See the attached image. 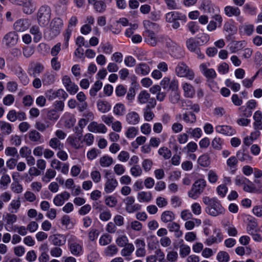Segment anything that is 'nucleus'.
Instances as JSON below:
<instances>
[{"instance_id":"obj_8","label":"nucleus","mask_w":262,"mask_h":262,"mask_svg":"<svg viewBox=\"0 0 262 262\" xmlns=\"http://www.w3.org/2000/svg\"><path fill=\"white\" fill-rule=\"evenodd\" d=\"M18 36L14 31L9 32L3 37V42L8 47L14 46L17 42Z\"/></svg>"},{"instance_id":"obj_5","label":"nucleus","mask_w":262,"mask_h":262,"mask_svg":"<svg viewBox=\"0 0 262 262\" xmlns=\"http://www.w3.org/2000/svg\"><path fill=\"white\" fill-rule=\"evenodd\" d=\"M63 26V21L58 17L53 18L50 24V39H53L58 36Z\"/></svg>"},{"instance_id":"obj_61","label":"nucleus","mask_w":262,"mask_h":262,"mask_svg":"<svg viewBox=\"0 0 262 262\" xmlns=\"http://www.w3.org/2000/svg\"><path fill=\"white\" fill-rule=\"evenodd\" d=\"M180 98V96L178 91H171L169 96V101L173 104L178 103Z\"/></svg>"},{"instance_id":"obj_39","label":"nucleus","mask_w":262,"mask_h":262,"mask_svg":"<svg viewBox=\"0 0 262 262\" xmlns=\"http://www.w3.org/2000/svg\"><path fill=\"white\" fill-rule=\"evenodd\" d=\"M238 163L237 158L234 156L230 157L227 160V165L230 168V172L232 174H234L236 170V167Z\"/></svg>"},{"instance_id":"obj_15","label":"nucleus","mask_w":262,"mask_h":262,"mask_svg":"<svg viewBox=\"0 0 262 262\" xmlns=\"http://www.w3.org/2000/svg\"><path fill=\"white\" fill-rule=\"evenodd\" d=\"M108 173H109L107 172L105 176V177L107 178V180L105 184L104 191L107 193L112 192L118 185V182L116 179L115 178H107V176Z\"/></svg>"},{"instance_id":"obj_21","label":"nucleus","mask_w":262,"mask_h":262,"mask_svg":"<svg viewBox=\"0 0 262 262\" xmlns=\"http://www.w3.org/2000/svg\"><path fill=\"white\" fill-rule=\"evenodd\" d=\"M225 14L228 17L239 16L241 14V10L237 7L227 6L224 8Z\"/></svg>"},{"instance_id":"obj_7","label":"nucleus","mask_w":262,"mask_h":262,"mask_svg":"<svg viewBox=\"0 0 262 262\" xmlns=\"http://www.w3.org/2000/svg\"><path fill=\"white\" fill-rule=\"evenodd\" d=\"M125 203V209L129 213L136 212L141 208V206L138 204H134L135 200L134 197L129 196L124 200Z\"/></svg>"},{"instance_id":"obj_37","label":"nucleus","mask_w":262,"mask_h":262,"mask_svg":"<svg viewBox=\"0 0 262 262\" xmlns=\"http://www.w3.org/2000/svg\"><path fill=\"white\" fill-rule=\"evenodd\" d=\"M98 110L102 113L108 112L111 108V105L107 101H99L97 104Z\"/></svg>"},{"instance_id":"obj_9","label":"nucleus","mask_w":262,"mask_h":262,"mask_svg":"<svg viewBox=\"0 0 262 262\" xmlns=\"http://www.w3.org/2000/svg\"><path fill=\"white\" fill-rule=\"evenodd\" d=\"M44 66L39 62L31 63L28 69L29 74L33 77H38L43 71Z\"/></svg>"},{"instance_id":"obj_54","label":"nucleus","mask_w":262,"mask_h":262,"mask_svg":"<svg viewBox=\"0 0 262 262\" xmlns=\"http://www.w3.org/2000/svg\"><path fill=\"white\" fill-rule=\"evenodd\" d=\"M47 116L48 119L53 122H56L59 118V115L55 110L49 111L47 113Z\"/></svg>"},{"instance_id":"obj_31","label":"nucleus","mask_w":262,"mask_h":262,"mask_svg":"<svg viewBox=\"0 0 262 262\" xmlns=\"http://www.w3.org/2000/svg\"><path fill=\"white\" fill-rule=\"evenodd\" d=\"M254 25L252 24L242 25L239 27V32L244 34L250 36L254 32Z\"/></svg>"},{"instance_id":"obj_24","label":"nucleus","mask_w":262,"mask_h":262,"mask_svg":"<svg viewBox=\"0 0 262 262\" xmlns=\"http://www.w3.org/2000/svg\"><path fill=\"white\" fill-rule=\"evenodd\" d=\"M137 199L140 203H148L152 199V194L149 191H140L138 193Z\"/></svg>"},{"instance_id":"obj_38","label":"nucleus","mask_w":262,"mask_h":262,"mask_svg":"<svg viewBox=\"0 0 262 262\" xmlns=\"http://www.w3.org/2000/svg\"><path fill=\"white\" fill-rule=\"evenodd\" d=\"M183 120L186 123L192 124L196 121V116L192 112H186L183 114Z\"/></svg>"},{"instance_id":"obj_45","label":"nucleus","mask_w":262,"mask_h":262,"mask_svg":"<svg viewBox=\"0 0 262 262\" xmlns=\"http://www.w3.org/2000/svg\"><path fill=\"white\" fill-rule=\"evenodd\" d=\"M21 205L19 199L17 200H13L11 201L8 206V210L12 213H16L17 210L20 208Z\"/></svg>"},{"instance_id":"obj_53","label":"nucleus","mask_w":262,"mask_h":262,"mask_svg":"<svg viewBox=\"0 0 262 262\" xmlns=\"http://www.w3.org/2000/svg\"><path fill=\"white\" fill-rule=\"evenodd\" d=\"M158 153L165 159H168L171 156V151L165 147L160 148L158 150Z\"/></svg>"},{"instance_id":"obj_28","label":"nucleus","mask_w":262,"mask_h":262,"mask_svg":"<svg viewBox=\"0 0 262 262\" xmlns=\"http://www.w3.org/2000/svg\"><path fill=\"white\" fill-rule=\"evenodd\" d=\"M63 118L64 119V127L67 128H71L76 122L74 116L69 113H65Z\"/></svg>"},{"instance_id":"obj_20","label":"nucleus","mask_w":262,"mask_h":262,"mask_svg":"<svg viewBox=\"0 0 262 262\" xmlns=\"http://www.w3.org/2000/svg\"><path fill=\"white\" fill-rule=\"evenodd\" d=\"M125 120L128 124L130 125H136L139 122L140 117L136 112H131L126 114Z\"/></svg>"},{"instance_id":"obj_60","label":"nucleus","mask_w":262,"mask_h":262,"mask_svg":"<svg viewBox=\"0 0 262 262\" xmlns=\"http://www.w3.org/2000/svg\"><path fill=\"white\" fill-rule=\"evenodd\" d=\"M10 182V178L8 174L3 175L0 180V187H4V189H6Z\"/></svg>"},{"instance_id":"obj_6","label":"nucleus","mask_w":262,"mask_h":262,"mask_svg":"<svg viewBox=\"0 0 262 262\" xmlns=\"http://www.w3.org/2000/svg\"><path fill=\"white\" fill-rule=\"evenodd\" d=\"M68 245L71 253L75 256L81 254L82 245L75 237L71 236L68 240Z\"/></svg>"},{"instance_id":"obj_40","label":"nucleus","mask_w":262,"mask_h":262,"mask_svg":"<svg viewBox=\"0 0 262 262\" xmlns=\"http://www.w3.org/2000/svg\"><path fill=\"white\" fill-rule=\"evenodd\" d=\"M198 163L203 167H208L210 163V157L208 153L204 154L201 156L198 160Z\"/></svg>"},{"instance_id":"obj_12","label":"nucleus","mask_w":262,"mask_h":262,"mask_svg":"<svg viewBox=\"0 0 262 262\" xmlns=\"http://www.w3.org/2000/svg\"><path fill=\"white\" fill-rule=\"evenodd\" d=\"M15 74L24 85H26L29 83L30 80L28 75L20 66H18L15 68Z\"/></svg>"},{"instance_id":"obj_17","label":"nucleus","mask_w":262,"mask_h":262,"mask_svg":"<svg viewBox=\"0 0 262 262\" xmlns=\"http://www.w3.org/2000/svg\"><path fill=\"white\" fill-rule=\"evenodd\" d=\"M143 25L145 30L144 33H154L159 29V25L158 24L149 20H144L143 21Z\"/></svg>"},{"instance_id":"obj_18","label":"nucleus","mask_w":262,"mask_h":262,"mask_svg":"<svg viewBox=\"0 0 262 262\" xmlns=\"http://www.w3.org/2000/svg\"><path fill=\"white\" fill-rule=\"evenodd\" d=\"M23 12L27 14H32L35 10L33 0H21Z\"/></svg>"},{"instance_id":"obj_26","label":"nucleus","mask_w":262,"mask_h":262,"mask_svg":"<svg viewBox=\"0 0 262 262\" xmlns=\"http://www.w3.org/2000/svg\"><path fill=\"white\" fill-rule=\"evenodd\" d=\"M167 228L170 232H174V236L179 238L182 236L183 232L180 230V226L176 222H172L168 225Z\"/></svg>"},{"instance_id":"obj_55","label":"nucleus","mask_w":262,"mask_h":262,"mask_svg":"<svg viewBox=\"0 0 262 262\" xmlns=\"http://www.w3.org/2000/svg\"><path fill=\"white\" fill-rule=\"evenodd\" d=\"M30 32L32 34L35 35L34 40H39L40 39L41 33L38 26L36 25L33 26L31 28Z\"/></svg>"},{"instance_id":"obj_49","label":"nucleus","mask_w":262,"mask_h":262,"mask_svg":"<svg viewBox=\"0 0 262 262\" xmlns=\"http://www.w3.org/2000/svg\"><path fill=\"white\" fill-rule=\"evenodd\" d=\"M134 245L132 244L129 243L121 250V254L123 256H129L134 251Z\"/></svg>"},{"instance_id":"obj_51","label":"nucleus","mask_w":262,"mask_h":262,"mask_svg":"<svg viewBox=\"0 0 262 262\" xmlns=\"http://www.w3.org/2000/svg\"><path fill=\"white\" fill-rule=\"evenodd\" d=\"M243 189L244 191L250 193H259L260 192L255 188L254 185L251 181L245 185Z\"/></svg>"},{"instance_id":"obj_27","label":"nucleus","mask_w":262,"mask_h":262,"mask_svg":"<svg viewBox=\"0 0 262 262\" xmlns=\"http://www.w3.org/2000/svg\"><path fill=\"white\" fill-rule=\"evenodd\" d=\"M201 8L204 10L205 12L210 14L215 13V6L211 3L210 0H203Z\"/></svg>"},{"instance_id":"obj_56","label":"nucleus","mask_w":262,"mask_h":262,"mask_svg":"<svg viewBox=\"0 0 262 262\" xmlns=\"http://www.w3.org/2000/svg\"><path fill=\"white\" fill-rule=\"evenodd\" d=\"M67 97V93L63 89H59L57 91L53 92L52 96H50L52 99H55L57 97H61L64 99H66Z\"/></svg>"},{"instance_id":"obj_14","label":"nucleus","mask_w":262,"mask_h":262,"mask_svg":"<svg viewBox=\"0 0 262 262\" xmlns=\"http://www.w3.org/2000/svg\"><path fill=\"white\" fill-rule=\"evenodd\" d=\"M70 198V193L65 191L56 195L53 199V203L56 206H61L63 205L65 201L68 200Z\"/></svg>"},{"instance_id":"obj_48","label":"nucleus","mask_w":262,"mask_h":262,"mask_svg":"<svg viewBox=\"0 0 262 262\" xmlns=\"http://www.w3.org/2000/svg\"><path fill=\"white\" fill-rule=\"evenodd\" d=\"M186 45L187 48L191 52H193L198 48L199 42L193 38H190L186 41Z\"/></svg>"},{"instance_id":"obj_19","label":"nucleus","mask_w":262,"mask_h":262,"mask_svg":"<svg viewBox=\"0 0 262 262\" xmlns=\"http://www.w3.org/2000/svg\"><path fill=\"white\" fill-rule=\"evenodd\" d=\"M52 243L55 246H62L66 242V237L63 234H57L50 236Z\"/></svg>"},{"instance_id":"obj_22","label":"nucleus","mask_w":262,"mask_h":262,"mask_svg":"<svg viewBox=\"0 0 262 262\" xmlns=\"http://www.w3.org/2000/svg\"><path fill=\"white\" fill-rule=\"evenodd\" d=\"M56 80L55 75L52 72H46L42 78V82L44 85H49L53 84Z\"/></svg>"},{"instance_id":"obj_16","label":"nucleus","mask_w":262,"mask_h":262,"mask_svg":"<svg viewBox=\"0 0 262 262\" xmlns=\"http://www.w3.org/2000/svg\"><path fill=\"white\" fill-rule=\"evenodd\" d=\"M215 130L218 133L229 136L235 134V129L229 125H217L215 127Z\"/></svg>"},{"instance_id":"obj_44","label":"nucleus","mask_w":262,"mask_h":262,"mask_svg":"<svg viewBox=\"0 0 262 262\" xmlns=\"http://www.w3.org/2000/svg\"><path fill=\"white\" fill-rule=\"evenodd\" d=\"M125 107L122 103H117L114 107L113 112L117 116H123L125 112Z\"/></svg>"},{"instance_id":"obj_64","label":"nucleus","mask_w":262,"mask_h":262,"mask_svg":"<svg viewBox=\"0 0 262 262\" xmlns=\"http://www.w3.org/2000/svg\"><path fill=\"white\" fill-rule=\"evenodd\" d=\"M154 255L157 258L158 262H166L165 259V254L161 249H156Z\"/></svg>"},{"instance_id":"obj_35","label":"nucleus","mask_w":262,"mask_h":262,"mask_svg":"<svg viewBox=\"0 0 262 262\" xmlns=\"http://www.w3.org/2000/svg\"><path fill=\"white\" fill-rule=\"evenodd\" d=\"M49 145L51 148L55 150L61 149L63 148V144L60 142V140L55 137H53L49 140Z\"/></svg>"},{"instance_id":"obj_34","label":"nucleus","mask_w":262,"mask_h":262,"mask_svg":"<svg viewBox=\"0 0 262 262\" xmlns=\"http://www.w3.org/2000/svg\"><path fill=\"white\" fill-rule=\"evenodd\" d=\"M182 88L184 95L186 97H192L195 94V90L193 86L187 82L184 83Z\"/></svg>"},{"instance_id":"obj_46","label":"nucleus","mask_w":262,"mask_h":262,"mask_svg":"<svg viewBox=\"0 0 262 262\" xmlns=\"http://www.w3.org/2000/svg\"><path fill=\"white\" fill-rule=\"evenodd\" d=\"M226 86L230 88L233 91L238 92L241 88V85L238 83L231 81L230 79H227L225 81Z\"/></svg>"},{"instance_id":"obj_47","label":"nucleus","mask_w":262,"mask_h":262,"mask_svg":"<svg viewBox=\"0 0 262 262\" xmlns=\"http://www.w3.org/2000/svg\"><path fill=\"white\" fill-rule=\"evenodd\" d=\"M150 97V94L146 91H141L138 96V99L139 103L144 104L148 102Z\"/></svg>"},{"instance_id":"obj_4","label":"nucleus","mask_w":262,"mask_h":262,"mask_svg":"<svg viewBox=\"0 0 262 262\" xmlns=\"http://www.w3.org/2000/svg\"><path fill=\"white\" fill-rule=\"evenodd\" d=\"M175 73L180 77H185L189 80L194 78V73L188 66L183 62H179L176 67Z\"/></svg>"},{"instance_id":"obj_52","label":"nucleus","mask_w":262,"mask_h":262,"mask_svg":"<svg viewBox=\"0 0 262 262\" xmlns=\"http://www.w3.org/2000/svg\"><path fill=\"white\" fill-rule=\"evenodd\" d=\"M216 259L220 262H228L229 260L230 256L227 252L220 251L217 255Z\"/></svg>"},{"instance_id":"obj_57","label":"nucleus","mask_w":262,"mask_h":262,"mask_svg":"<svg viewBox=\"0 0 262 262\" xmlns=\"http://www.w3.org/2000/svg\"><path fill=\"white\" fill-rule=\"evenodd\" d=\"M223 141L219 137H215L211 142L212 147L216 150H221L222 148Z\"/></svg>"},{"instance_id":"obj_13","label":"nucleus","mask_w":262,"mask_h":262,"mask_svg":"<svg viewBox=\"0 0 262 262\" xmlns=\"http://www.w3.org/2000/svg\"><path fill=\"white\" fill-rule=\"evenodd\" d=\"M30 25L28 19H20L14 24V29L17 32H24L29 28Z\"/></svg>"},{"instance_id":"obj_30","label":"nucleus","mask_w":262,"mask_h":262,"mask_svg":"<svg viewBox=\"0 0 262 262\" xmlns=\"http://www.w3.org/2000/svg\"><path fill=\"white\" fill-rule=\"evenodd\" d=\"M174 219L175 215L174 213L169 210L164 211L161 215V220L164 223L172 222Z\"/></svg>"},{"instance_id":"obj_33","label":"nucleus","mask_w":262,"mask_h":262,"mask_svg":"<svg viewBox=\"0 0 262 262\" xmlns=\"http://www.w3.org/2000/svg\"><path fill=\"white\" fill-rule=\"evenodd\" d=\"M118 252V249L117 246L114 244L106 247L103 251V253L105 256L112 257L117 254Z\"/></svg>"},{"instance_id":"obj_58","label":"nucleus","mask_w":262,"mask_h":262,"mask_svg":"<svg viewBox=\"0 0 262 262\" xmlns=\"http://www.w3.org/2000/svg\"><path fill=\"white\" fill-rule=\"evenodd\" d=\"M112 242L111 236L107 234L102 235L100 239L99 243L101 246H106L110 244Z\"/></svg>"},{"instance_id":"obj_36","label":"nucleus","mask_w":262,"mask_h":262,"mask_svg":"<svg viewBox=\"0 0 262 262\" xmlns=\"http://www.w3.org/2000/svg\"><path fill=\"white\" fill-rule=\"evenodd\" d=\"M0 129L4 135H9L12 132V125L4 121H0Z\"/></svg>"},{"instance_id":"obj_29","label":"nucleus","mask_w":262,"mask_h":262,"mask_svg":"<svg viewBox=\"0 0 262 262\" xmlns=\"http://www.w3.org/2000/svg\"><path fill=\"white\" fill-rule=\"evenodd\" d=\"M80 140V136L77 138L73 135H71L68 137L67 142L74 148L78 149L81 147V143L79 142Z\"/></svg>"},{"instance_id":"obj_63","label":"nucleus","mask_w":262,"mask_h":262,"mask_svg":"<svg viewBox=\"0 0 262 262\" xmlns=\"http://www.w3.org/2000/svg\"><path fill=\"white\" fill-rule=\"evenodd\" d=\"M5 220L7 225H13L16 222L17 217L14 214L8 213L6 215Z\"/></svg>"},{"instance_id":"obj_3","label":"nucleus","mask_w":262,"mask_h":262,"mask_svg":"<svg viewBox=\"0 0 262 262\" xmlns=\"http://www.w3.org/2000/svg\"><path fill=\"white\" fill-rule=\"evenodd\" d=\"M51 15L50 7L46 5L41 6L37 12V21L41 27H45L49 23Z\"/></svg>"},{"instance_id":"obj_2","label":"nucleus","mask_w":262,"mask_h":262,"mask_svg":"<svg viewBox=\"0 0 262 262\" xmlns=\"http://www.w3.org/2000/svg\"><path fill=\"white\" fill-rule=\"evenodd\" d=\"M206 181L203 179H199L193 184L190 190L188 192L189 198L196 200L204 192L206 187Z\"/></svg>"},{"instance_id":"obj_11","label":"nucleus","mask_w":262,"mask_h":262,"mask_svg":"<svg viewBox=\"0 0 262 262\" xmlns=\"http://www.w3.org/2000/svg\"><path fill=\"white\" fill-rule=\"evenodd\" d=\"M88 129L95 133L105 134L107 132L106 127L102 123H98L96 122H92L88 125Z\"/></svg>"},{"instance_id":"obj_32","label":"nucleus","mask_w":262,"mask_h":262,"mask_svg":"<svg viewBox=\"0 0 262 262\" xmlns=\"http://www.w3.org/2000/svg\"><path fill=\"white\" fill-rule=\"evenodd\" d=\"M246 42L245 41H233L230 45L229 50L231 53H236L245 47Z\"/></svg>"},{"instance_id":"obj_43","label":"nucleus","mask_w":262,"mask_h":262,"mask_svg":"<svg viewBox=\"0 0 262 262\" xmlns=\"http://www.w3.org/2000/svg\"><path fill=\"white\" fill-rule=\"evenodd\" d=\"M100 165L103 167H107L111 166L113 163V159L108 156H104L100 158Z\"/></svg>"},{"instance_id":"obj_50","label":"nucleus","mask_w":262,"mask_h":262,"mask_svg":"<svg viewBox=\"0 0 262 262\" xmlns=\"http://www.w3.org/2000/svg\"><path fill=\"white\" fill-rule=\"evenodd\" d=\"M102 86V83L100 81H97L94 83V86L90 91V94L92 96H95L98 91H99Z\"/></svg>"},{"instance_id":"obj_1","label":"nucleus","mask_w":262,"mask_h":262,"mask_svg":"<svg viewBox=\"0 0 262 262\" xmlns=\"http://www.w3.org/2000/svg\"><path fill=\"white\" fill-rule=\"evenodd\" d=\"M203 202L206 206L205 211L208 215L215 217L225 214V209L221 202L216 198L203 196Z\"/></svg>"},{"instance_id":"obj_41","label":"nucleus","mask_w":262,"mask_h":262,"mask_svg":"<svg viewBox=\"0 0 262 262\" xmlns=\"http://www.w3.org/2000/svg\"><path fill=\"white\" fill-rule=\"evenodd\" d=\"M56 172L54 169L52 168L48 169L45 175L42 177V180L43 182L48 183L51 179H53L56 176Z\"/></svg>"},{"instance_id":"obj_25","label":"nucleus","mask_w":262,"mask_h":262,"mask_svg":"<svg viewBox=\"0 0 262 262\" xmlns=\"http://www.w3.org/2000/svg\"><path fill=\"white\" fill-rule=\"evenodd\" d=\"M150 71L149 67L145 63H140L136 67L135 71L138 75L145 76L147 75Z\"/></svg>"},{"instance_id":"obj_62","label":"nucleus","mask_w":262,"mask_h":262,"mask_svg":"<svg viewBox=\"0 0 262 262\" xmlns=\"http://www.w3.org/2000/svg\"><path fill=\"white\" fill-rule=\"evenodd\" d=\"M154 116V114L150 108H149V106H146L144 109V118L145 120L147 121H150L153 119Z\"/></svg>"},{"instance_id":"obj_23","label":"nucleus","mask_w":262,"mask_h":262,"mask_svg":"<svg viewBox=\"0 0 262 262\" xmlns=\"http://www.w3.org/2000/svg\"><path fill=\"white\" fill-rule=\"evenodd\" d=\"M145 41L149 45L155 47L159 41L158 38L154 33H144Z\"/></svg>"},{"instance_id":"obj_59","label":"nucleus","mask_w":262,"mask_h":262,"mask_svg":"<svg viewBox=\"0 0 262 262\" xmlns=\"http://www.w3.org/2000/svg\"><path fill=\"white\" fill-rule=\"evenodd\" d=\"M95 10L100 13L103 12L106 9V5L104 2L102 1H98L94 4Z\"/></svg>"},{"instance_id":"obj_10","label":"nucleus","mask_w":262,"mask_h":262,"mask_svg":"<svg viewBox=\"0 0 262 262\" xmlns=\"http://www.w3.org/2000/svg\"><path fill=\"white\" fill-rule=\"evenodd\" d=\"M186 19L185 15L177 11H171L167 13L166 15V20L168 23H172L178 20L185 21Z\"/></svg>"},{"instance_id":"obj_42","label":"nucleus","mask_w":262,"mask_h":262,"mask_svg":"<svg viewBox=\"0 0 262 262\" xmlns=\"http://www.w3.org/2000/svg\"><path fill=\"white\" fill-rule=\"evenodd\" d=\"M29 140L33 142L41 143V135L36 130H32L29 133Z\"/></svg>"}]
</instances>
